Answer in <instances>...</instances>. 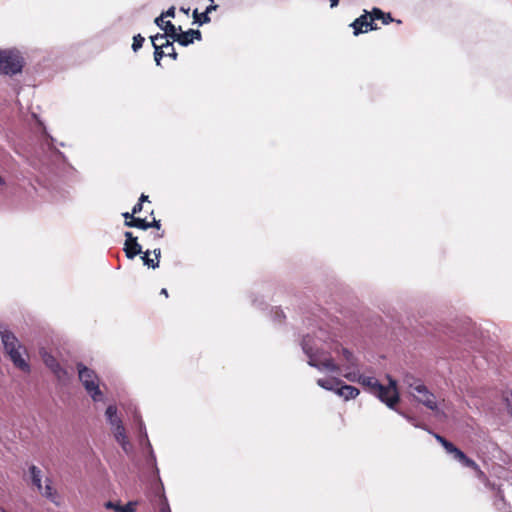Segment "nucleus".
I'll list each match as a JSON object with an SVG mask.
<instances>
[{"instance_id": "nucleus-15", "label": "nucleus", "mask_w": 512, "mask_h": 512, "mask_svg": "<svg viewBox=\"0 0 512 512\" xmlns=\"http://www.w3.org/2000/svg\"><path fill=\"white\" fill-rule=\"evenodd\" d=\"M159 40H165V35H161L160 33L151 36V42L155 49L154 58L157 65H160L161 59L166 56L165 50L163 48V43H158Z\"/></svg>"}, {"instance_id": "nucleus-4", "label": "nucleus", "mask_w": 512, "mask_h": 512, "mask_svg": "<svg viewBox=\"0 0 512 512\" xmlns=\"http://www.w3.org/2000/svg\"><path fill=\"white\" fill-rule=\"evenodd\" d=\"M79 379L83 383L87 392L91 395L93 400H99L102 395L99 386L96 382V375L93 370L87 368L82 363L77 365Z\"/></svg>"}, {"instance_id": "nucleus-41", "label": "nucleus", "mask_w": 512, "mask_h": 512, "mask_svg": "<svg viewBox=\"0 0 512 512\" xmlns=\"http://www.w3.org/2000/svg\"><path fill=\"white\" fill-rule=\"evenodd\" d=\"M106 507H107V508H114V509L116 510V507H117V506H116V505H114L112 502H108V503L106 504Z\"/></svg>"}, {"instance_id": "nucleus-44", "label": "nucleus", "mask_w": 512, "mask_h": 512, "mask_svg": "<svg viewBox=\"0 0 512 512\" xmlns=\"http://www.w3.org/2000/svg\"><path fill=\"white\" fill-rule=\"evenodd\" d=\"M4 184V179L0 176V185Z\"/></svg>"}, {"instance_id": "nucleus-20", "label": "nucleus", "mask_w": 512, "mask_h": 512, "mask_svg": "<svg viewBox=\"0 0 512 512\" xmlns=\"http://www.w3.org/2000/svg\"><path fill=\"white\" fill-rule=\"evenodd\" d=\"M317 384L329 391H333L337 393V390L339 388V385L341 384V380L335 377L330 378H324V379H318Z\"/></svg>"}, {"instance_id": "nucleus-23", "label": "nucleus", "mask_w": 512, "mask_h": 512, "mask_svg": "<svg viewBox=\"0 0 512 512\" xmlns=\"http://www.w3.org/2000/svg\"><path fill=\"white\" fill-rule=\"evenodd\" d=\"M193 19L194 22L198 23L199 25H203L210 22V17L206 12L199 13L197 9L193 11Z\"/></svg>"}, {"instance_id": "nucleus-40", "label": "nucleus", "mask_w": 512, "mask_h": 512, "mask_svg": "<svg viewBox=\"0 0 512 512\" xmlns=\"http://www.w3.org/2000/svg\"><path fill=\"white\" fill-rule=\"evenodd\" d=\"M160 293H161L162 295H164L166 298L169 296L168 291H167V289H166V288H162Z\"/></svg>"}, {"instance_id": "nucleus-29", "label": "nucleus", "mask_w": 512, "mask_h": 512, "mask_svg": "<svg viewBox=\"0 0 512 512\" xmlns=\"http://www.w3.org/2000/svg\"><path fill=\"white\" fill-rule=\"evenodd\" d=\"M116 510H125L126 512H135V510H136V503L135 502H128L125 506H118V507H116Z\"/></svg>"}, {"instance_id": "nucleus-5", "label": "nucleus", "mask_w": 512, "mask_h": 512, "mask_svg": "<svg viewBox=\"0 0 512 512\" xmlns=\"http://www.w3.org/2000/svg\"><path fill=\"white\" fill-rule=\"evenodd\" d=\"M389 408H393L399 402V394L396 388V381L389 378V385L384 386L380 383L374 393Z\"/></svg>"}, {"instance_id": "nucleus-31", "label": "nucleus", "mask_w": 512, "mask_h": 512, "mask_svg": "<svg viewBox=\"0 0 512 512\" xmlns=\"http://www.w3.org/2000/svg\"><path fill=\"white\" fill-rule=\"evenodd\" d=\"M470 469H472L476 473V476L479 479H485L486 478L485 473L481 470L480 466L477 463H476V466L470 467Z\"/></svg>"}, {"instance_id": "nucleus-10", "label": "nucleus", "mask_w": 512, "mask_h": 512, "mask_svg": "<svg viewBox=\"0 0 512 512\" xmlns=\"http://www.w3.org/2000/svg\"><path fill=\"white\" fill-rule=\"evenodd\" d=\"M135 223H131L132 225L137 226L138 229L147 230L150 228H154V240H159L164 237L165 230L162 229L161 220L152 218L151 221H148L146 218H142V220H135Z\"/></svg>"}, {"instance_id": "nucleus-12", "label": "nucleus", "mask_w": 512, "mask_h": 512, "mask_svg": "<svg viewBox=\"0 0 512 512\" xmlns=\"http://www.w3.org/2000/svg\"><path fill=\"white\" fill-rule=\"evenodd\" d=\"M202 34L199 30L190 29L186 32L178 31L174 41L178 42L182 46H188L193 43L194 40L200 41Z\"/></svg>"}, {"instance_id": "nucleus-33", "label": "nucleus", "mask_w": 512, "mask_h": 512, "mask_svg": "<svg viewBox=\"0 0 512 512\" xmlns=\"http://www.w3.org/2000/svg\"><path fill=\"white\" fill-rule=\"evenodd\" d=\"M143 209V204L141 202H137L133 208H132V213H134V216H136L138 213H140Z\"/></svg>"}, {"instance_id": "nucleus-38", "label": "nucleus", "mask_w": 512, "mask_h": 512, "mask_svg": "<svg viewBox=\"0 0 512 512\" xmlns=\"http://www.w3.org/2000/svg\"><path fill=\"white\" fill-rule=\"evenodd\" d=\"M149 267L153 269L159 267V260H157L155 257L152 258V265H149Z\"/></svg>"}, {"instance_id": "nucleus-18", "label": "nucleus", "mask_w": 512, "mask_h": 512, "mask_svg": "<svg viewBox=\"0 0 512 512\" xmlns=\"http://www.w3.org/2000/svg\"><path fill=\"white\" fill-rule=\"evenodd\" d=\"M309 364L313 367H317L318 369H326L333 372H337L339 370L338 365L334 363L332 358H325L322 361L310 359Z\"/></svg>"}, {"instance_id": "nucleus-32", "label": "nucleus", "mask_w": 512, "mask_h": 512, "mask_svg": "<svg viewBox=\"0 0 512 512\" xmlns=\"http://www.w3.org/2000/svg\"><path fill=\"white\" fill-rule=\"evenodd\" d=\"M149 255H150V251L147 250V251L143 252V256L141 257L144 265H146L148 267H149V265H152V258H150Z\"/></svg>"}, {"instance_id": "nucleus-2", "label": "nucleus", "mask_w": 512, "mask_h": 512, "mask_svg": "<svg viewBox=\"0 0 512 512\" xmlns=\"http://www.w3.org/2000/svg\"><path fill=\"white\" fill-rule=\"evenodd\" d=\"M0 335L4 349L9 355L14 366L23 372H30V365L26 359L23 358L21 352L22 350L23 353L26 354V349L19 343L15 335L8 330L0 331Z\"/></svg>"}, {"instance_id": "nucleus-8", "label": "nucleus", "mask_w": 512, "mask_h": 512, "mask_svg": "<svg viewBox=\"0 0 512 512\" xmlns=\"http://www.w3.org/2000/svg\"><path fill=\"white\" fill-rule=\"evenodd\" d=\"M44 364L53 372L59 381H66L68 379V372L64 369L57 359L47 351L40 352Z\"/></svg>"}, {"instance_id": "nucleus-19", "label": "nucleus", "mask_w": 512, "mask_h": 512, "mask_svg": "<svg viewBox=\"0 0 512 512\" xmlns=\"http://www.w3.org/2000/svg\"><path fill=\"white\" fill-rule=\"evenodd\" d=\"M369 18H371V20L374 22L376 20H381L383 25H387L394 21L390 13H385L379 8H373L369 13Z\"/></svg>"}, {"instance_id": "nucleus-30", "label": "nucleus", "mask_w": 512, "mask_h": 512, "mask_svg": "<svg viewBox=\"0 0 512 512\" xmlns=\"http://www.w3.org/2000/svg\"><path fill=\"white\" fill-rule=\"evenodd\" d=\"M504 400L506 402L510 414L512 415V392H507L504 396Z\"/></svg>"}, {"instance_id": "nucleus-16", "label": "nucleus", "mask_w": 512, "mask_h": 512, "mask_svg": "<svg viewBox=\"0 0 512 512\" xmlns=\"http://www.w3.org/2000/svg\"><path fill=\"white\" fill-rule=\"evenodd\" d=\"M111 426L113 427V433H114L115 439L123 447V449L126 450L128 440H127L126 431L122 424L121 419H117L116 423Z\"/></svg>"}, {"instance_id": "nucleus-45", "label": "nucleus", "mask_w": 512, "mask_h": 512, "mask_svg": "<svg viewBox=\"0 0 512 512\" xmlns=\"http://www.w3.org/2000/svg\"><path fill=\"white\" fill-rule=\"evenodd\" d=\"M210 4H214V0H208Z\"/></svg>"}, {"instance_id": "nucleus-3", "label": "nucleus", "mask_w": 512, "mask_h": 512, "mask_svg": "<svg viewBox=\"0 0 512 512\" xmlns=\"http://www.w3.org/2000/svg\"><path fill=\"white\" fill-rule=\"evenodd\" d=\"M24 59L17 50L0 49V73L15 75L22 71Z\"/></svg>"}, {"instance_id": "nucleus-17", "label": "nucleus", "mask_w": 512, "mask_h": 512, "mask_svg": "<svg viewBox=\"0 0 512 512\" xmlns=\"http://www.w3.org/2000/svg\"><path fill=\"white\" fill-rule=\"evenodd\" d=\"M360 391L354 386L344 384L343 381H341V384L339 385V388L337 390V393L339 396L343 397L345 400L354 399L359 395Z\"/></svg>"}, {"instance_id": "nucleus-22", "label": "nucleus", "mask_w": 512, "mask_h": 512, "mask_svg": "<svg viewBox=\"0 0 512 512\" xmlns=\"http://www.w3.org/2000/svg\"><path fill=\"white\" fill-rule=\"evenodd\" d=\"M173 42L174 41H170V38H166L165 43H163V48L165 50L166 56H169L173 60H176L178 55L175 51Z\"/></svg>"}, {"instance_id": "nucleus-6", "label": "nucleus", "mask_w": 512, "mask_h": 512, "mask_svg": "<svg viewBox=\"0 0 512 512\" xmlns=\"http://www.w3.org/2000/svg\"><path fill=\"white\" fill-rule=\"evenodd\" d=\"M435 439L443 446L447 453L452 454L454 459L460 462L465 467L476 466V462L469 458L462 450L457 448L452 442L448 441L445 437L434 434Z\"/></svg>"}, {"instance_id": "nucleus-9", "label": "nucleus", "mask_w": 512, "mask_h": 512, "mask_svg": "<svg viewBox=\"0 0 512 512\" xmlns=\"http://www.w3.org/2000/svg\"><path fill=\"white\" fill-rule=\"evenodd\" d=\"M124 236L126 239L123 250L128 259H133L143 253L142 246L138 243V238L132 232L126 231Z\"/></svg>"}, {"instance_id": "nucleus-34", "label": "nucleus", "mask_w": 512, "mask_h": 512, "mask_svg": "<svg viewBox=\"0 0 512 512\" xmlns=\"http://www.w3.org/2000/svg\"><path fill=\"white\" fill-rule=\"evenodd\" d=\"M164 17H174L175 16V7H170L166 12L162 13Z\"/></svg>"}, {"instance_id": "nucleus-14", "label": "nucleus", "mask_w": 512, "mask_h": 512, "mask_svg": "<svg viewBox=\"0 0 512 512\" xmlns=\"http://www.w3.org/2000/svg\"><path fill=\"white\" fill-rule=\"evenodd\" d=\"M345 377L349 381H358L362 386H364L365 388H368V390L372 394H374L376 392L377 385H380V382L374 377L359 375V377L356 379V375L352 374V373L346 374Z\"/></svg>"}, {"instance_id": "nucleus-11", "label": "nucleus", "mask_w": 512, "mask_h": 512, "mask_svg": "<svg viewBox=\"0 0 512 512\" xmlns=\"http://www.w3.org/2000/svg\"><path fill=\"white\" fill-rule=\"evenodd\" d=\"M354 29V35L357 36L360 33L367 32L369 30H376L378 27L374 23L371 18H369V13H365L355 19V21L351 24Z\"/></svg>"}, {"instance_id": "nucleus-1", "label": "nucleus", "mask_w": 512, "mask_h": 512, "mask_svg": "<svg viewBox=\"0 0 512 512\" xmlns=\"http://www.w3.org/2000/svg\"><path fill=\"white\" fill-rule=\"evenodd\" d=\"M403 384L408 389L409 394L419 403L432 411L438 409L435 395L427 388L423 381L410 373L403 377Z\"/></svg>"}, {"instance_id": "nucleus-24", "label": "nucleus", "mask_w": 512, "mask_h": 512, "mask_svg": "<svg viewBox=\"0 0 512 512\" xmlns=\"http://www.w3.org/2000/svg\"><path fill=\"white\" fill-rule=\"evenodd\" d=\"M105 414L111 425H114L117 419H119L117 417V407L115 405H109L106 409Z\"/></svg>"}, {"instance_id": "nucleus-35", "label": "nucleus", "mask_w": 512, "mask_h": 512, "mask_svg": "<svg viewBox=\"0 0 512 512\" xmlns=\"http://www.w3.org/2000/svg\"><path fill=\"white\" fill-rule=\"evenodd\" d=\"M217 8H218V5H216V4H210V5L206 8V10H205L204 12H206V13L209 15L212 11L217 10Z\"/></svg>"}, {"instance_id": "nucleus-36", "label": "nucleus", "mask_w": 512, "mask_h": 512, "mask_svg": "<svg viewBox=\"0 0 512 512\" xmlns=\"http://www.w3.org/2000/svg\"><path fill=\"white\" fill-rule=\"evenodd\" d=\"M152 253L154 254V257L159 260L161 256V249L160 248H154Z\"/></svg>"}, {"instance_id": "nucleus-25", "label": "nucleus", "mask_w": 512, "mask_h": 512, "mask_svg": "<svg viewBox=\"0 0 512 512\" xmlns=\"http://www.w3.org/2000/svg\"><path fill=\"white\" fill-rule=\"evenodd\" d=\"M122 216L124 217L125 221H124V225L126 227H130V228H137V226L135 225H132L131 223H135L134 221L136 220H142L141 217H137V216H134V213L132 212H124L122 213Z\"/></svg>"}, {"instance_id": "nucleus-39", "label": "nucleus", "mask_w": 512, "mask_h": 512, "mask_svg": "<svg viewBox=\"0 0 512 512\" xmlns=\"http://www.w3.org/2000/svg\"><path fill=\"white\" fill-rule=\"evenodd\" d=\"M339 0H330V7L334 8L338 5Z\"/></svg>"}, {"instance_id": "nucleus-28", "label": "nucleus", "mask_w": 512, "mask_h": 512, "mask_svg": "<svg viewBox=\"0 0 512 512\" xmlns=\"http://www.w3.org/2000/svg\"><path fill=\"white\" fill-rule=\"evenodd\" d=\"M43 495H45L47 498H50L51 500L54 501V498H53V488L50 484V481L47 480V483L45 485V488H44V491L42 490L41 492Z\"/></svg>"}, {"instance_id": "nucleus-26", "label": "nucleus", "mask_w": 512, "mask_h": 512, "mask_svg": "<svg viewBox=\"0 0 512 512\" xmlns=\"http://www.w3.org/2000/svg\"><path fill=\"white\" fill-rule=\"evenodd\" d=\"M145 39L141 34H137L133 37L132 49L137 52L143 45Z\"/></svg>"}, {"instance_id": "nucleus-46", "label": "nucleus", "mask_w": 512, "mask_h": 512, "mask_svg": "<svg viewBox=\"0 0 512 512\" xmlns=\"http://www.w3.org/2000/svg\"><path fill=\"white\" fill-rule=\"evenodd\" d=\"M116 512H126L125 510H116Z\"/></svg>"}, {"instance_id": "nucleus-7", "label": "nucleus", "mask_w": 512, "mask_h": 512, "mask_svg": "<svg viewBox=\"0 0 512 512\" xmlns=\"http://www.w3.org/2000/svg\"><path fill=\"white\" fill-rule=\"evenodd\" d=\"M435 439L443 446L447 453L452 454L454 459L460 462L465 467L476 466V462L469 458L462 450L457 448L452 442L448 441L445 437L434 434Z\"/></svg>"}, {"instance_id": "nucleus-37", "label": "nucleus", "mask_w": 512, "mask_h": 512, "mask_svg": "<svg viewBox=\"0 0 512 512\" xmlns=\"http://www.w3.org/2000/svg\"><path fill=\"white\" fill-rule=\"evenodd\" d=\"M138 201H139V202H141L142 204H143L144 202H150V200H149V196H148V195H145V194H142V195L140 196V198H139V200H138Z\"/></svg>"}, {"instance_id": "nucleus-42", "label": "nucleus", "mask_w": 512, "mask_h": 512, "mask_svg": "<svg viewBox=\"0 0 512 512\" xmlns=\"http://www.w3.org/2000/svg\"><path fill=\"white\" fill-rule=\"evenodd\" d=\"M148 239H150V241H155L154 240V232H151L148 236H147Z\"/></svg>"}, {"instance_id": "nucleus-27", "label": "nucleus", "mask_w": 512, "mask_h": 512, "mask_svg": "<svg viewBox=\"0 0 512 512\" xmlns=\"http://www.w3.org/2000/svg\"><path fill=\"white\" fill-rule=\"evenodd\" d=\"M342 354H343L344 359L349 363V365H351V366L355 365L354 356L348 349L343 348Z\"/></svg>"}, {"instance_id": "nucleus-43", "label": "nucleus", "mask_w": 512, "mask_h": 512, "mask_svg": "<svg viewBox=\"0 0 512 512\" xmlns=\"http://www.w3.org/2000/svg\"><path fill=\"white\" fill-rule=\"evenodd\" d=\"M181 11H183L184 13L188 14L189 12V9H184V8H181Z\"/></svg>"}, {"instance_id": "nucleus-13", "label": "nucleus", "mask_w": 512, "mask_h": 512, "mask_svg": "<svg viewBox=\"0 0 512 512\" xmlns=\"http://www.w3.org/2000/svg\"><path fill=\"white\" fill-rule=\"evenodd\" d=\"M156 25L164 31L165 39L170 38L174 41L178 31H181V26L178 28L171 21H164L163 15H160L155 19Z\"/></svg>"}, {"instance_id": "nucleus-21", "label": "nucleus", "mask_w": 512, "mask_h": 512, "mask_svg": "<svg viewBox=\"0 0 512 512\" xmlns=\"http://www.w3.org/2000/svg\"><path fill=\"white\" fill-rule=\"evenodd\" d=\"M31 479L33 485H35L39 492H42V484H41V471L35 465L30 467Z\"/></svg>"}]
</instances>
